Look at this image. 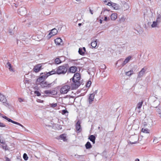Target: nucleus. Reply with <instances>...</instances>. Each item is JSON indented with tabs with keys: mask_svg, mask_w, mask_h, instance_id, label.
Returning a JSON list of instances; mask_svg holds the SVG:
<instances>
[{
	"mask_svg": "<svg viewBox=\"0 0 161 161\" xmlns=\"http://www.w3.org/2000/svg\"><path fill=\"white\" fill-rule=\"evenodd\" d=\"M69 65L68 64L60 66L57 68V74L58 75L64 74L68 70Z\"/></svg>",
	"mask_w": 161,
	"mask_h": 161,
	"instance_id": "nucleus-1",
	"label": "nucleus"
},
{
	"mask_svg": "<svg viewBox=\"0 0 161 161\" xmlns=\"http://www.w3.org/2000/svg\"><path fill=\"white\" fill-rule=\"evenodd\" d=\"M70 89V86L67 85H64L62 86L60 90L61 94H67Z\"/></svg>",
	"mask_w": 161,
	"mask_h": 161,
	"instance_id": "nucleus-2",
	"label": "nucleus"
},
{
	"mask_svg": "<svg viewBox=\"0 0 161 161\" xmlns=\"http://www.w3.org/2000/svg\"><path fill=\"white\" fill-rule=\"evenodd\" d=\"M44 93L47 96L52 97L55 96L57 94V92L55 90H47L44 92Z\"/></svg>",
	"mask_w": 161,
	"mask_h": 161,
	"instance_id": "nucleus-3",
	"label": "nucleus"
},
{
	"mask_svg": "<svg viewBox=\"0 0 161 161\" xmlns=\"http://www.w3.org/2000/svg\"><path fill=\"white\" fill-rule=\"evenodd\" d=\"M73 83L71 84L72 89H75L80 85V82L79 81L73 80Z\"/></svg>",
	"mask_w": 161,
	"mask_h": 161,
	"instance_id": "nucleus-4",
	"label": "nucleus"
},
{
	"mask_svg": "<svg viewBox=\"0 0 161 161\" xmlns=\"http://www.w3.org/2000/svg\"><path fill=\"white\" fill-rule=\"evenodd\" d=\"M54 85V83L53 82L52 83H48L46 81H43V82L41 83V84H40L39 85H40L41 86L42 88H45V87H50L51 86H53Z\"/></svg>",
	"mask_w": 161,
	"mask_h": 161,
	"instance_id": "nucleus-5",
	"label": "nucleus"
},
{
	"mask_svg": "<svg viewBox=\"0 0 161 161\" xmlns=\"http://www.w3.org/2000/svg\"><path fill=\"white\" fill-rule=\"evenodd\" d=\"M2 117L3 118H4L5 119L7 120L9 122H11V123H13V124L17 125H19V126H21L23 128H25L21 124H20V123H18L17 122H16V121H14L12 120V119H11L8 118V117H7L6 116H2Z\"/></svg>",
	"mask_w": 161,
	"mask_h": 161,
	"instance_id": "nucleus-6",
	"label": "nucleus"
},
{
	"mask_svg": "<svg viewBox=\"0 0 161 161\" xmlns=\"http://www.w3.org/2000/svg\"><path fill=\"white\" fill-rule=\"evenodd\" d=\"M0 101L6 106H8L9 104L7 102V100L5 96L0 93Z\"/></svg>",
	"mask_w": 161,
	"mask_h": 161,
	"instance_id": "nucleus-7",
	"label": "nucleus"
},
{
	"mask_svg": "<svg viewBox=\"0 0 161 161\" xmlns=\"http://www.w3.org/2000/svg\"><path fill=\"white\" fill-rule=\"evenodd\" d=\"M97 90H95L90 95L88 100L90 104H92L95 95L97 94Z\"/></svg>",
	"mask_w": 161,
	"mask_h": 161,
	"instance_id": "nucleus-8",
	"label": "nucleus"
},
{
	"mask_svg": "<svg viewBox=\"0 0 161 161\" xmlns=\"http://www.w3.org/2000/svg\"><path fill=\"white\" fill-rule=\"evenodd\" d=\"M42 64H40L35 65L33 69V70L36 73L39 72L41 69H42Z\"/></svg>",
	"mask_w": 161,
	"mask_h": 161,
	"instance_id": "nucleus-9",
	"label": "nucleus"
},
{
	"mask_svg": "<svg viewBox=\"0 0 161 161\" xmlns=\"http://www.w3.org/2000/svg\"><path fill=\"white\" fill-rule=\"evenodd\" d=\"M107 5L109 6H111L114 9L118 10L119 9V7L118 4L112 2H108Z\"/></svg>",
	"mask_w": 161,
	"mask_h": 161,
	"instance_id": "nucleus-10",
	"label": "nucleus"
},
{
	"mask_svg": "<svg viewBox=\"0 0 161 161\" xmlns=\"http://www.w3.org/2000/svg\"><path fill=\"white\" fill-rule=\"evenodd\" d=\"M58 31L56 29L54 28L47 35V37L49 38L51 37L52 36H53L57 34Z\"/></svg>",
	"mask_w": 161,
	"mask_h": 161,
	"instance_id": "nucleus-11",
	"label": "nucleus"
},
{
	"mask_svg": "<svg viewBox=\"0 0 161 161\" xmlns=\"http://www.w3.org/2000/svg\"><path fill=\"white\" fill-rule=\"evenodd\" d=\"M19 14L21 15H23L26 14V9L25 7H21L18 10Z\"/></svg>",
	"mask_w": 161,
	"mask_h": 161,
	"instance_id": "nucleus-12",
	"label": "nucleus"
},
{
	"mask_svg": "<svg viewBox=\"0 0 161 161\" xmlns=\"http://www.w3.org/2000/svg\"><path fill=\"white\" fill-rule=\"evenodd\" d=\"M76 130L77 131L78 133L81 132L82 129L81 128L80 122V121H78L75 125Z\"/></svg>",
	"mask_w": 161,
	"mask_h": 161,
	"instance_id": "nucleus-13",
	"label": "nucleus"
},
{
	"mask_svg": "<svg viewBox=\"0 0 161 161\" xmlns=\"http://www.w3.org/2000/svg\"><path fill=\"white\" fill-rule=\"evenodd\" d=\"M55 43L57 45H63L62 40L60 38H57L54 40Z\"/></svg>",
	"mask_w": 161,
	"mask_h": 161,
	"instance_id": "nucleus-14",
	"label": "nucleus"
},
{
	"mask_svg": "<svg viewBox=\"0 0 161 161\" xmlns=\"http://www.w3.org/2000/svg\"><path fill=\"white\" fill-rule=\"evenodd\" d=\"M80 75L78 73H76L74 75L72 78V80L79 81L80 79Z\"/></svg>",
	"mask_w": 161,
	"mask_h": 161,
	"instance_id": "nucleus-15",
	"label": "nucleus"
},
{
	"mask_svg": "<svg viewBox=\"0 0 161 161\" xmlns=\"http://www.w3.org/2000/svg\"><path fill=\"white\" fill-rule=\"evenodd\" d=\"M77 68L75 66H72L69 69L68 71L70 73H75L77 71Z\"/></svg>",
	"mask_w": 161,
	"mask_h": 161,
	"instance_id": "nucleus-16",
	"label": "nucleus"
},
{
	"mask_svg": "<svg viewBox=\"0 0 161 161\" xmlns=\"http://www.w3.org/2000/svg\"><path fill=\"white\" fill-rule=\"evenodd\" d=\"M146 71V69L144 68H142L141 70L139 72L137 78H140L142 77L145 73Z\"/></svg>",
	"mask_w": 161,
	"mask_h": 161,
	"instance_id": "nucleus-17",
	"label": "nucleus"
},
{
	"mask_svg": "<svg viewBox=\"0 0 161 161\" xmlns=\"http://www.w3.org/2000/svg\"><path fill=\"white\" fill-rule=\"evenodd\" d=\"M143 103V102L142 101L139 102L137 104V106L136 108V110H137V112L139 113L141 112L140 108L142 107Z\"/></svg>",
	"mask_w": 161,
	"mask_h": 161,
	"instance_id": "nucleus-18",
	"label": "nucleus"
},
{
	"mask_svg": "<svg viewBox=\"0 0 161 161\" xmlns=\"http://www.w3.org/2000/svg\"><path fill=\"white\" fill-rule=\"evenodd\" d=\"M131 58V56H129L126 58L124 60L123 63L122 64V66L123 67L126 64L128 63L130 60Z\"/></svg>",
	"mask_w": 161,
	"mask_h": 161,
	"instance_id": "nucleus-19",
	"label": "nucleus"
},
{
	"mask_svg": "<svg viewBox=\"0 0 161 161\" xmlns=\"http://www.w3.org/2000/svg\"><path fill=\"white\" fill-rule=\"evenodd\" d=\"M47 72H45L43 73H41L40 76L45 80L49 76V75H47Z\"/></svg>",
	"mask_w": 161,
	"mask_h": 161,
	"instance_id": "nucleus-20",
	"label": "nucleus"
},
{
	"mask_svg": "<svg viewBox=\"0 0 161 161\" xmlns=\"http://www.w3.org/2000/svg\"><path fill=\"white\" fill-rule=\"evenodd\" d=\"M44 79H43L42 77L40 76L36 80V84L37 85H39L41 83L44 81Z\"/></svg>",
	"mask_w": 161,
	"mask_h": 161,
	"instance_id": "nucleus-21",
	"label": "nucleus"
},
{
	"mask_svg": "<svg viewBox=\"0 0 161 161\" xmlns=\"http://www.w3.org/2000/svg\"><path fill=\"white\" fill-rule=\"evenodd\" d=\"M117 14L116 13H114L111 14L110 18L112 20H115L117 18Z\"/></svg>",
	"mask_w": 161,
	"mask_h": 161,
	"instance_id": "nucleus-22",
	"label": "nucleus"
},
{
	"mask_svg": "<svg viewBox=\"0 0 161 161\" xmlns=\"http://www.w3.org/2000/svg\"><path fill=\"white\" fill-rule=\"evenodd\" d=\"M90 140L92 142L93 144L95 143V140L96 139V137L93 135H91L89 137Z\"/></svg>",
	"mask_w": 161,
	"mask_h": 161,
	"instance_id": "nucleus-23",
	"label": "nucleus"
},
{
	"mask_svg": "<svg viewBox=\"0 0 161 161\" xmlns=\"http://www.w3.org/2000/svg\"><path fill=\"white\" fill-rule=\"evenodd\" d=\"M129 8L130 5L128 3H125L124 4L123 8V9H124V10H127Z\"/></svg>",
	"mask_w": 161,
	"mask_h": 161,
	"instance_id": "nucleus-24",
	"label": "nucleus"
},
{
	"mask_svg": "<svg viewBox=\"0 0 161 161\" xmlns=\"http://www.w3.org/2000/svg\"><path fill=\"white\" fill-rule=\"evenodd\" d=\"M47 73V74L49 75V76L53 74H57V69L56 70L55 69H53L51 71L48 72Z\"/></svg>",
	"mask_w": 161,
	"mask_h": 161,
	"instance_id": "nucleus-25",
	"label": "nucleus"
},
{
	"mask_svg": "<svg viewBox=\"0 0 161 161\" xmlns=\"http://www.w3.org/2000/svg\"><path fill=\"white\" fill-rule=\"evenodd\" d=\"M91 46L92 48H96V47L97 46V40L94 41L92 42L91 43Z\"/></svg>",
	"mask_w": 161,
	"mask_h": 161,
	"instance_id": "nucleus-26",
	"label": "nucleus"
},
{
	"mask_svg": "<svg viewBox=\"0 0 161 161\" xmlns=\"http://www.w3.org/2000/svg\"><path fill=\"white\" fill-rule=\"evenodd\" d=\"M85 146L86 149H89L92 147V146L91 144V143L89 142H87V143L85 144Z\"/></svg>",
	"mask_w": 161,
	"mask_h": 161,
	"instance_id": "nucleus-27",
	"label": "nucleus"
},
{
	"mask_svg": "<svg viewBox=\"0 0 161 161\" xmlns=\"http://www.w3.org/2000/svg\"><path fill=\"white\" fill-rule=\"evenodd\" d=\"M156 21L158 22V23H159L161 22V15L160 14H158Z\"/></svg>",
	"mask_w": 161,
	"mask_h": 161,
	"instance_id": "nucleus-28",
	"label": "nucleus"
},
{
	"mask_svg": "<svg viewBox=\"0 0 161 161\" xmlns=\"http://www.w3.org/2000/svg\"><path fill=\"white\" fill-rule=\"evenodd\" d=\"M158 22H157L156 21H153V24L151 25V26L153 28H154L157 27Z\"/></svg>",
	"mask_w": 161,
	"mask_h": 161,
	"instance_id": "nucleus-29",
	"label": "nucleus"
},
{
	"mask_svg": "<svg viewBox=\"0 0 161 161\" xmlns=\"http://www.w3.org/2000/svg\"><path fill=\"white\" fill-rule=\"evenodd\" d=\"M1 143L3 144V145L2 146L3 148V149H4L5 150H8L6 144L5 143L3 142H1Z\"/></svg>",
	"mask_w": 161,
	"mask_h": 161,
	"instance_id": "nucleus-30",
	"label": "nucleus"
},
{
	"mask_svg": "<svg viewBox=\"0 0 161 161\" xmlns=\"http://www.w3.org/2000/svg\"><path fill=\"white\" fill-rule=\"evenodd\" d=\"M68 112L66 109L63 110L62 111V114L63 115H66V116L68 115Z\"/></svg>",
	"mask_w": 161,
	"mask_h": 161,
	"instance_id": "nucleus-31",
	"label": "nucleus"
},
{
	"mask_svg": "<svg viewBox=\"0 0 161 161\" xmlns=\"http://www.w3.org/2000/svg\"><path fill=\"white\" fill-rule=\"evenodd\" d=\"M142 131L143 133H149V130L147 128L145 129L144 128H142Z\"/></svg>",
	"mask_w": 161,
	"mask_h": 161,
	"instance_id": "nucleus-32",
	"label": "nucleus"
},
{
	"mask_svg": "<svg viewBox=\"0 0 161 161\" xmlns=\"http://www.w3.org/2000/svg\"><path fill=\"white\" fill-rule=\"evenodd\" d=\"M78 52L79 53L82 55H84L85 53L83 51V49H82V48H80L79 49Z\"/></svg>",
	"mask_w": 161,
	"mask_h": 161,
	"instance_id": "nucleus-33",
	"label": "nucleus"
},
{
	"mask_svg": "<svg viewBox=\"0 0 161 161\" xmlns=\"http://www.w3.org/2000/svg\"><path fill=\"white\" fill-rule=\"evenodd\" d=\"M55 63L57 64H59L61 63V61L59 58H57L55 59Z\"/></svg>",
	"mask_w": 161,
	"mask_h": 161,
	"instance_id": "nucleus-34",
	"label": "nucleus"
},
{
	"mask_svg": "<svg viewBox=\"0 0 161 161\" xmlns=\"http://www.w3.org/2000/svg\"><path fill=\"white\" fill-rule=\"evenodd\" d=\"M133 70H130L129 71L126 73V74L128 76H130L133 74Z\"/></svg>",
	"mask_w": 161,
	"mask_h": 161,
	"instance_id": "nucleus-35",
	"label": "nucleus"
},
{
	"mask_svg": "<svg viewBox=\"0 0 161 161\" xmlns=\"http://www.w3.org/2000/svg\"><path fill=\"white\" fill-rule=\"evenodd\" d=\"M125 18L124 16L122 17L119 20V22L120 23L123 22L125 21Z\"/></svg>",
	"mask_w": 161,
	"mask_h": 161,
	"instance_id": "nucleus-36",
	"label": "nucleus"
},
{
	"mask_svg": "<svg viewBox=\"0 0 161 161\" xmlns=\"http://www.w3.org/2000/svg\"><path fill=\"white\" fill-rule=\"evenodd\" d=\"M8 126H6V125L3 123L0 122V127L8 128Z\"/></svg>",
	"mask_w": 161,
	"mask_h": 161,
	"instance_id": "nucleus-37",
	"label": "nucleus"
},
{
	"mask_svg": "<svg viewBox=\"0 0 161 161\" xmlns=\"http://www.w3.org/2000/svg\"><path fill=\"white\" fill-rule=\"evenodd\" d=\"M23 157L24 159L25 160H27L28 158V156H27V154L25 153H24L23 154Z\"/></svg>",
	"mask_w": 161,
	"mask_h": 161,
	"instance_id": "nucleus-38",
	"label": "nucleus"
},
{
	"mask_svg": "<svg viewBox=\"0 0 161 161\" xmlns=\"http://www.w3.org/2000/svg\"><path fill=\"white\" fill-rule=\"evenodd\" d=\"M91 81H88L86 84V87H89L91 85Z\"/></svg>",
	"mask_w": 161,
	"mask_h": 161,
	"instance_id": "nucleus-39",
	"label": "nucleus"
},
{
	"mask_svg": "<svg viewBox=\"0 0 161 161\" xmlns=\"http://www.w3.org/2000/svg\"><path fill=\"white\" fill-rule=\"evenodd\" d=\"M35 94H36L37 96H41V93L39 92L36 91L34 92Z\"/></svg>",
	"mask_w": 161,
	"mask_h": 161,
	"instance_id": "nucleus-40",
	"label": "nucleus"
},
{
	"mask_svg": "<svg viewBox=\"0 0 161 161\" xmlns=\"http://www.w3.org/2000/svg\"><path fill=\"white\" fill-rule=\"evenodd\" d=\"M60 137L61 138H62L63 139H64V140L66 138V136L64 134H62L61 135H60Z\"/></svg>",
	"mask_w": 161,
	"mask_h": 161,
	"instance_id": "nucleus-41",
	"label": "nucleus"
},
{
	"mask_svg": "<svg viewBox=\"0 0 161 161\" xmlns=\"http://www.w3.org/2000/svg\"><path fill=\"white\" fill-rule=\"evenodd\" d=\"M11 64L10 63V62H8L6 64V67L7 68H8V67H10V66H11Z\"/></svg>",
	"mask_w": 161,
	"mask_h": 161,
	"instance_id": "nucleus-42",
	"label": "nucleus"
},
{
	"mask_svg": "<svg viewBox=\"0 0 161 161\" xmlns=\"http://www.w3.org/2000/svg\"><path fill=\"white\" fill-rule=\"evenodd\" d=\"M8 69L9 71H13V72L14 71L13 69V68L12 67V66L11 65L10 66V67H8Z\"/></svg>",
	"mask_w": 161,
	"mask_h": 161,
	"instance_id": "nucleus-43",
	"label": "nucleus"
},
{
	"mask_svg": "<svg viewBox=\"0 0 161 161\" xmlns=\"http://www.w3.org/2000/svg\"><path fill=\"white\" fill-rule=\"evenodd\" d=\"M57 105V103H52L51 104V107L53 108H54L56 107Z\"/></svg>",
	"mask_w": 161,
	"mask_h": 161,
	"instance_id": "nucleus-44",
	"label": "nucleus"
},
{
	"mask_svg": "<svg viewBox=\"0 0 161 161\" xmlns=\"http://www.w3.org/2000/svg\"><path fill=\"white\" fill-rule=\"evenodd\" d=\"M103 1L104 2L105 4H106L107 5L108 2H111L110 0H103Z\"/></svg>",
	"mask_w": 161,
	"mask_h": 161,
	"instance_id": "nucleus-45",
	"label": "nucleus"
},
{
	"mask_svg": "<svg viewBox=\"0 0 161 161\" xmlns=\"http://www.w3.org/2000/svg\"><path fill=\"white\" fill-rule=\"evenodd\" d=\"M18 101L19 102H21L24 101V99L20 98H18Z\"/></svg>",
	"mask_w": 161,
	"mask_h": 161,
	"instance_id": "nucleus-46",
	"label": "nucleus"
},
{
	"mask_svg": "<svg viewBox=\"0 0 161 161\" xmlns=\"http://www.w3.org/2000/svg\"><path fill=\"white\" fill-rule=\"evenodd\" d=\"M158 114L159 115V117L161 119V111H160L159 112H158Z\"/></svg>",
	"mask_w": 161,
	"mask_h": 161,
	"instance_id": "nucleus-47",
	"label": "nucleus"
},
{
	"mask_svg": "<svg viewBox=\"0 0 161 161\" xmlns=\"http://www.w3.org/2000/svg\"><path fill=\"white\" fill-rule=\"evenodd\" d=\"M5 159H6V161H10V159L8 157H6Z\"/></svg>",
	"mask_w": 161,
	"mask_h": 161,
	"instance_id": "nucleus-48",
	"label": "nucleus"
},
{
	"mask_svg": "<svg viewBox=\"0 0 161 161\" xmlns=\"http://www.w3.org/2000/svg\"><path fill=\"white\" fill-rule=\"evenodd\" d=\"M89 9L90 12L91 14H93L92 11L90 9V8H89Z\"/></svg>",
	"mask_w": 161,
	"mask_h": 161,
	"instance_id": "nucleus-49",
	"label": "nucleus"
},
{
	"mask_svg": "<svg viewBox=\"0 0 161 161\" xmlns=\"http://www.w3.org/2000/svg\"><path fill=\"white\" fill-rule=\"evenodd\" d=\"M82 49H83V51L84 52V53H85V52H86V48L85 47H83L82 48Z\"/></svg>",
	"mask_w": 161,
	"mask_h": 161,
	"instance_id": "nucleus-50",
	"label": "nucleus"
},
{
	"mask_svg": "<svg viewBox=\"0 0 161 161\" xmlns=\"http://www.w3.org/2000/svg\"><path fill=\"white\" fill-rule=\"evenodd\" d=\"M136 141H135L133 142H130L129 143H130L131 144H135L136 143Z\"/></svg>",
	"mask_w": 161,
	"mask_h": 161,
	"instance_id": "nucleus-51",
	"label": "nucleus"
},
{
	"mask_svg": "<svg viewBox=\"0 0 161 161\" xmlns=\"http://www.w3.org/2000/svg\"><path fill=\"white\" fill-rule=\"evenodd\" d=\"M107 19H108L107 17V16H105V17L104 20L105 21H107Z\"/></svg>",
	"mask_w": 161,
	"mask_h": 161,
	"instance_id": "nucleus-52",
	"label": "nucleus"
},
{
	"mask_svg": "<svg viewBox=\"0 0 161 161\" xmlns=\"http://www.w3.org/2000/svg\"><path fill=\"white\" fill-rule=\"evenodd\" d=\"M109 11V10H108L107 9H104V11Z\"/></svg>",
	"mask_w": 161,
	"mask_h": 161,
	"instance_id": "nucleus-53",
	"label": "nucleus"
},
{
	"mask_svg": "<svg viewBox=\"0 0 161 161\" xmlns=\"http://www.w3.org/2000/svg\"><path fill=\"white\" fill-rule=\"evenodd\" d=\"M135 161H139V159L138 158H136L135 159Z\"/></svg>",
	"mask_w": 161,
	"mask_h": 161,
	"instance_id": "nucleus-54",
	"label": "nucleus"
},
{
	"mask_svg": "<svg viewBox=\"0 0 161 161\" xmlns=\"http://www.w3.org/2000/svg\"><path fill=\"white\" fill-rule=\"evenodd\" d=\"M102 20H101V19H100V23H101V24L102 23Z\"/></svg>",
	"mask_w": 161,
	"mask_h": 161,
	"instance_id": "nucleus-55",
	"label": "nucleus"
},
{
	"mask_svg": "<svg viewBox=\"0 0 161 161\" xmlns=\"http://www.w3.org/2000/svg\"><path fill=\"white\" fill-rule=\"evenodd\" d=\"M14 6H15V7H17L16 4L14 3Z\"/></svg>",
	"mask_w": 161,
	"mask_h": 161,
	"instance_id": "nucleus-56",
	"label": "nucleus"
},
{
	"mask_svg": "<svg viewBox=\"0 0 161 161\" xmlns=\"http://www.w3.org/2000/svg\"><path fill=\"white\" fill-rule=\"evenodd\" d=\"M81 25V23H79V24H78V25H79V26H80Z\"/></svg>",
	"mask_w": 161,
	"mask_h": 161,
	"instance_id": "nucleus-57",
	"label": "nucleus"
},
{
	"mask_svg": "<svg viewBox=\"0 0 161 161\" xmlns=\"http://www.w3.org/2000/svg\"><path fill=\"white\" fill-rule=\"evenodd\" d=\"M77 1H80V0H75Z\"/></svg>",
	"mask_w": 161,
	"mask_h": 161,
	"instance_id": "nucleus-58",
	"label": "nucleus"
},
{
	"mask_svg": "<svg viewBox=\"0 0 161 161\" xmlns=\"http://www.w3.org/2000/svg\"><path fill=\"white\" fill-rule=\"evenodd\" d=\"M144 124V125H147V124H144H144Z\"/></svg>",
	"mask_w": 161,
	"mask_h": 161,
	"instance_id": "nucleus-59",
	"label": "nucleus"
},
{
	"mask_svg": "<svg viewBox=\"0 0 161 161\" xmlns=\"http://www.w3.org/2000/svg\"><path fill=\"white\" fill-rule=\"evenodd\" d=\"M100 129V127H98V129Z\"/></svg>",
	"mask_w": 161,
	"mask_h": 161,
	"instance_id": "nucleus-60",
	"label": "nucleus"
},
{
	"mask_svg": "<svg viewBox=\"0 0 161 161\" xmlns=\"http://www.w3.org/2000/svg\"><path fill=\"white\" fill-rule=\"evenodd\" d=\"M120 61V60H118V62H119Z\"/></svg>",
	"mask_w": 161,
	"mask_h": 161,
	"instance_id": "nucleus-61",
	"label": "nucleus"
},
{
	"mask_svg": "<svg viewBox=\"0 0 161 161\" xmlns=\"http://www.w3.org/2000/svg\"><path fill=\"white\" fill-rule=\"evenodd\" d=\"M1 115V114L0 113V115Z\"/></svg>",
	"mask_w": 161,
	"mask_h": 161,
	"instance_id": "nucleus-62",
	"label": "nucleus"
}]
</instances>
